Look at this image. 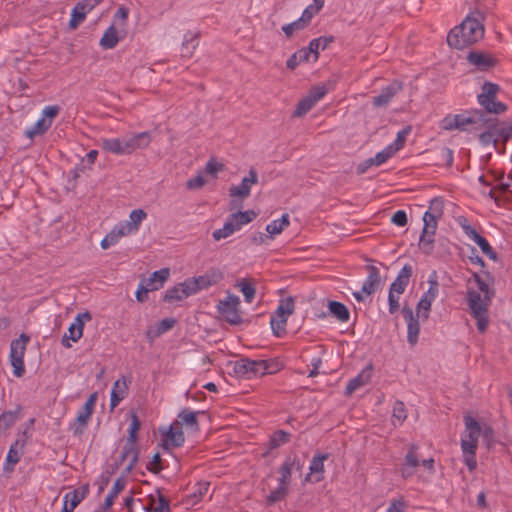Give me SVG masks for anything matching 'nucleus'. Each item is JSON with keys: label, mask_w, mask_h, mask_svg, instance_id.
Here are the masks:
<instances>
[{"label": "nucleus", "mask_w": 512, "mask_h": 512, "mask_svg": "<svg viewBox=\"0 0 512 512\" xmlns=\"http://www.w3.org/2000/svg\"><path fill=\"white\" fill-rule=\"evenodd\" d=\"M484 36V26L473 15H468L460 25L454 27L447 36V43L455 49H464L475 44Z\"/></svg>", "instance_id": "obj_1"}, {"label": "nucleus", "mask_w": 512, "mask_h": 512, "mask_svg": "<svg viewBox=\"0 0 512 512\" xmlns=\"http://www.w3.org/2000/svg\"><path fill=\"white\" fill-rule=\"evenodd\" d=\"M464 422L467 435L462 439L461 448H477L479 438L487 448L496 444L495 431L489 423L479 422L472 416H465Z\"/></svg>", "instance_id": "obj_2"}, {"label": "nucleus", "mask_w": 512, "mask_h": 512, "mask_svg": "<svg viewBox=\"0 0 512 512\" xmlns=\"http://www.w3.org/2000/svg\"><path fill=\"white\" fill-rule=\"evenodd\" d=\"M302 465L295 458L288 457L279 467L278 485L266 497V504L273 505L283 501L290 493L291 478L294 472H301Z\"/></svg>", "instance_id": "obj_3"}, {"label": "nucleus", "mask_w": 512, "mask_h": 512, "mask_svg": "<svg viewBox=\"0 0 512 512\" xmlns=\"http://www.w3.org/2000/svg\"><path fill=\"white\" fill-rule=\"evenodd\" d=\"M137 460L138 450H113L106 461V473H120V477L124 478L132 470Z\"/></svg>", "instance_id": "obj_4"}, {"label": "nucleus", "mask_w": 512, "mask_h": 512, "mask_svg": "<svg viewBox=\"0 0 512 512\" xmlns=\"http://www.w3.org/2000/svg\"><path fill=\"white\" fill-rule=\"evenodd\" d=\"M467 302L472 316L477 321L478 331L484 333L489 323L487 311L491 300H487L485 296L482 298L480 293L470 290L467 293Z\"/></svg>", "instance_id": "obj_5"}, {"label": "nucleus", "mask_w": 512, "mask_h": 512, "mask_svg": "<svg viewBox=\"0 0 512 512\" xmlns=\"http://www.w3.org/2000/svg\"><path fill=\"white\" fill-rule=\"evenodd\" d=\"M499 89L497 84L488 81L482 85V92L478 95V102L486 112L502 114L507 110L506 104L496 100Z\"/></svg>", "instance_id": "obj_6"}, {"label": "nucleus", "mask_w": 512, "mask_h": 512, "mask_svg": "<svg viewBox=\"0 0 512 512\" xmlns=\"http://www.w3.org/2000/svg\"><path fill=\"white\" fill-rule=\"evenodd\" d=\"M59 111L60 107L57 105L46 106L42 110L41 117L36 123L25 129V136L32 140L36 136L43 135L52 126L53 120L56 118Z\"/></svg>", "instance_id": "obj_7"}, {"label": "nucleus", "mask_w": 512, "mask_h": 512, "mask_svg": "<svg viewBox=\"0 0 512 512\" xmlns=\"http://www.w3.org/2000/svg\"><path fill=\"white\" fill-rule=\"evenodd\" d=\"M257 182V172L254 169H250L248 176H245L239 185H233L229 188L230 197L233 198L230 203V210H234L242 206L236 199L242 201L249 197L252 185Z\"/></svg>", "instance_id": "obj_8"}, {"label": "nucleus", "mask_w": 512, "mask_h": 512, "mask_svg": "<svg viewBox=\"0 0 512 512\" xmlns=\"http://www.w3.org/2000/svg\"><path fill=\"white\" fill-rule=\"evenodd\" d=\"M222 169V163L211 159L207 162L205 168L202 171H199L195 177L190 178L187 181L186 187L191 190L199 189L205 184L214 181L217 178L218 172H220Z\"/></svg>", "instance_id": "obj_9"}, {"label": "nucleus", "mask_w": 512, "mask_h": 512, "mask_svg": "<svg viewBox=\"0 0 512 512\" xmlns=\"http://www.w3.org/2000/svg\"><path fill=\"white\" fill-rule=\"evenodd\" d=\"M158 432L161 436V448L180 447L184 444V430L174 421L169 426H160Z\"/></svg>", "instance_id": "obj_10"}, {"label": "nucleus", "mask_w": 512, "mask_h": 512, "mask_svg": "<svg viewBox=\"0 0 512 512\" xmlns=\"http://www.w3.org/2000/svg\"><path fill=\"white\" fill-rule=\"evenodd\" d=\"M226 323L232 326H241L250 323L245 319V313L241 309L240 298L226 291Z\"/></svg>", "instance_id": "obj_11"}, {"label": "nucleus", "mask_w": 512, "mask_h": 512, "mask_svg": "<svg viewBox=\"0 0 512 512\" xmlns=\"http://www.w3.org/2000/svg\"><path fill=\"white\" fill-rule=\"evenodd\" d=\"M96 400L97 394H91L84 403V405L82 406V408L79 410L77 417L75 418L74 422L70 425V429L72 430L73 434L80 435L83 433L93 414Z\"/></svg>", "instance_id": "obj_12"}, {"label": "nucleus", "mask_w": 512, "mask_h": 512, "mask_svg": "<svg viewBox=\"0 0 512 512\" xmlns=\"http://www.w3.org/2000/svg\"><path fill=\"white\" fill-rule=\"evenodd\" d=\"M428 283V290L421 296L416 306V314L418 317H421L423 321H426L429 318L432 303L438 296L439 292V284L436 279L430 278Z\"/></svg>", "instance_id": "obj_13"}, {"label": "nucleus", "mask_w": 512, "mask_h": 512, "mask_svg": "<svg viewBox=\"0 0 512 512\" xmlns=\"http://www.w3.org/2000/svg\"><path fill=\"white\" fill-rule=\"evenodd\" d=\"M257 216L258 213L254 210L232 213L226 221V238L239 231L244 225L252 222Z\"/></svg>", "instance_id": "obj_14"}, {"label": "nucleus", "mask_w": 512, "mask_h": 512, "mask_svg": "<svg viewBox=\"0 0 512 512\" xmlns=\"http://www.w3.org/2000/svg\"><path fill=\"white\" fill-rule=\"evenodd\" d=\"M91 320V315L89 312L79 313L74 321L70 324L68 328V333L64 334L62 339V344L66 348L71 347L69 340L73 342H77L83 335L84 322Z\"/></svg>", "instance_id": "obj_15"}, {"label": "nucleus", "mask_w": 512, "mask_h": 512, "mask_svg": "<svg viewBox=\"0 0 512 512\" xmlns=\"http://www.w3.org/2000/svg\"><path fill=\"white\" fill-rule=\"evenodd\" d=\"M402 315L407 324V341L410 346H415L418 342L420 334V323L421 317L414 315L412 308L404 306L402 308Z\"/></svg>", "instance_id": "obj_16"}, {"label": "nucleus", "mask_w": 512, "mask_h": 512, "mask_svg": "<svg viewBox=\"0 0 512 512\" xmlns=\"http://www.w3.org/2000/svg\"><path fill=\"white\" fill-rule=\"evenodd\" d=\"M146 217L147 213L143 209H135L131 211L128 220L121 221L115 226L122 235L128 236L139 230L142 221L145 220Z\"/></svg>", "instance_id": "obj_17"}, {"label": "nucleus", "mask_w": 512, "mask_h": 512, "mask_svg": "<svg viewBox=\"0 0 512 512\" xmlns=\"http://www.w3.org/2000/svg\"><path fill=\"white\" fill-rule=\"evenodd\" d=\"M484 113L481 111H475L471 114H457V130L460 131H471L479 130L487 122L483 119Z\"/></svg>", "instance_id": "obj_18"}, {"label": "nucleus", "mask_w": 512, "mask_h": 512, "mask_svg": "<svg viewBox=\"0 0 512 512\" xmlns=\"http://www.w3.org/2000/svg\"><path fill=\"white\" fill-rule=\"evenodd\" d=\"M198 414H200V412L184 409L177 415L174 422L178 423L182 430L185 429L184 432L188 434L196 433L199 429L197 421Z\"/></svg>", "instance_id": "obj_19"}, {"label": "nucleus", "mask_w": 512, "mask_h": 512, "mask_svg": "<svg viewBox=\"0 0 512 512\" xmlns=\"http://www.w3.org/2000/svg\"><path fill=\"white\" fill-rule=\"evenodd\" d=\"M100 145L107 153L117 156L129 155L125 135L117 138H103Z\"/></svg>", "instance_id": "obj_20"}, {"label": "nucleus", "mask_w": 512, "mask_h": 512, "mask_svg": "<svg viewBox=\"0 0 512 512\" xmlns=\"http://www.w3.org/2000/svg\"><path fill=\"white\" fill-rule=\"evenodd\" d=\"M467 61L481 71L492 68L496 63L495 58L481 51H470L467 55Z\"/></svg>", "instance_id": "obj_21"}, {"label": "nucleus", "mask_w": 512, "mask_h": 512, "mask_svg": "<svg viewBox=\"0 0 512 512\" xmlns=\"http://www.w3.org/2000/svg\"><path fill=\"white\" fill-rule=\"evenodd\" d=\"M129 155L139 149H145L151 142L149 132L131 133L125 135Z\"/></svg>", "instance_id": "obj_22"}, {"label": "nucleus", "mask_w": 512, "mask_h": 512, "mask_svg": "<svg viewBox=\"0 0 512 512\" xmlns=\"http://www.w3.org/2000/svg\"><path fill=\"white\" fill-rule=\"evenodd\" d=\"M402 90V84L393 82L388 86L382 88L379 95L373 98V105L375 107H384L389 104L392 98Z\"/></svg>", "instance_id": "obj_23"}, {"label": "nucleus", "mask_w": 512, "mask_h": 512, "mask_svg": "<svg viewBox=\"0 0 512 512\" xmlns=\"http://www.w3.org/2000/svg\"><path fill=\"white\" fill-rule=\"evenodd\" d=\"M366 269L368 276L362 285V292H364L366 296H370L380 287L381 277L379 269L376 266L368 265Z\"/></svg>", "instance_id": "obj_24"}, {"label": "nucleus", "mask_w": 512, "mask_h": 512, "mask_svg": "<svg viewBox=\"0 0 512 512\" xmlns=\"http://www.w3.org/2000/svg\"><path fill=\"white\" fill-rule=\"evenodd\" d=\"M413 269L410 264H405L398 273L395 281L392 282L390 290L398 295L404 293L409 284L410 277L412 276Z\"/></svg>", "instance_id": "obj_25"}, {"label": "nucleus", "mask_w": 512, "mask_h": 512, "mask_svg": "<svg viewBox=\"0 0 512 512\" xmlns=\"http://www.w3.org/2000/svg\"><path fill=\"white\" fill-rule=\"evenodd\" d=\"M170 276V270L168 268H163L157 270L151 274V276L145 280V288L144 294H147L149 291L158 290L163 287L164 283Z\"/></svg>", "instance_id": "obj_26"}, {"label": "nucleus", "mask_w": 512, "mask_h": 512, "mask_svg": "<svg viewBox=\"0 0 512 512\" xmlns=\"http://www.w3.org/2000/svg\"><path fill=\"white\" fill-rule=\"evenodd\" d=\"M128 391L127 379L123 376L122 378L115 381L110 397V407L114 409L119 403L126 397Z\"/></svg>", "instance_id": "obj_27"}, {"label": "nucleus", "mask_w": 512, "mask_h": 512, "mask_svg": "<svg viewBox=\"0 0 512 512\" xmlns=\"http://www.w3.org/2000/svg\"><path fill=\"white\" fill-rule=\"evenodd\" d=\"M249 359L227 360L226 374L234 375L237 378H248Z\"/></svg>", "instance_id": "obj_28"}, {"label": "nucleus", "mask_w": 512, "mask_h": 512, "mask_svg": "<svg viewBox=\"0 0 512 512\" xmlns=\"http://www.w3.org/2000/svg\"><path fill=\"white\" fill-rule=\"evenodd\" d=\"M495 124L496 137L499 138L498 153H505L506 143L512 138V124Z\"/></svg>", "instance_id": "obj_29"}, {"label": "nucleus", "mask_w": 512, "mask_h": 512, "mask_svg": "<svg viewBox=\"0 0 512 512\" xmlns=\"http://www.w3.org/2000/svg\"><path fill=\"white\" fill-rule=\"evenodd\" d=\"M310 13L308 11H303L301 17L289 24H285L282 26V31L284 34L290 38L295 31H300L305 29L311 22L309 18Z\"/></svg>", "instance_id": "obj_30"}, {"label": "nucleus", "mask_w": 512, "mask_h": 512, "mask_svg": "<svg viewBox=\"0 0 512 512\" xmlns=\"http://www.w3.org/2000/svg\"><path fill=\"white\" fill-rule=\"evenodd\" d=\"M119 40V31L116 26L112 24L105 30L99 41V45L106 50L113 49L118 44Z\"/></svg>", "instance_id": "obj_31"}, {"label": "nucleus", "mask_w": 512, "mask_h": 512, "mask_svg": "<svg viewBox=\"0 0 512 512\" xmlns=\"http://www.w3.org/2000/svg\"><path fill=\"white\" fill-rule=\"evenodd\" d=\"M371 368L362 370L356 377L349 380L345 388V395H351L360 387L367 384L370 380Z\"/></svg>", "instance_id": "obj_32"}, {"label": "nucleus", "mask_w": 512, "mask_h": 512, "mask_svg": "<svg viewBox=\"0 0 512 512\" xmlns=\"http://www.w3.org/2000/svg\"><path fill=\"white\" fill-rule=\"evenodd\" d=\"M85 493L79 490L68 492L63 497V507L61 512H73V510L84 499Z\"/></svg>", "instance_id": "obj_33"}, {"label": "nucleus", "mask_w": 512, "mask_h": 512, "mask_svg": "<svg viewBox=\"0 0 512 512\" xmlns=\"http://www.w3.org/2000/svg\"><path fill=\"white\" fill-rule=\"evenodd\" d=\"M328 311L329 313L335 317L338 321L345 323L350 319L349 309L341 302L338 301H328Z\"/></svg>", "instance_id": "obj_34"}, {"label": "nucleus", "mask_w": 512, "mask_h": 512, "mask_svg": "<svg viewBox=\"0 0 512 512\" xmlns=\"http://www.w3.org/2000/svg\"><path fill=\"white\" fill-rule=\"evenodd\" d=\"M221 279L222 273L216 270L208 271L204 275L193 278V280L196 281V285L199 286V291L209 288L218 283Z\"/></svg>", "instance_id": "obj_35"}, {"label": "nucleus", "mask_w": 512, "mask_h": 512, "mask_svg": "<svg viewBox=\"0 0 512 512\" xmlns=\"http://www.w3.org/2000/svg\"><path fill=\"white\" fill-rule=\"evenodd\" d=\"M419 465V457L417 456L414 450H409L401 468L402 477H411L415 473V470Z\"/></svg>", "instance_id": "obj_36"}, {"label": "nucleus", "mask_w": 512, "mask_h": 512, "mask_svg": "<svg viewBox=\"0 0 512 512\" xmlns=\"http://www.w3.org/2000/svg\"><path fill=\"white\" fill-rule=\"evenodd\" d=\"M30 338L22 333L17 339L12 340L10 344V358H24L26 346Z\"/></svg>", "instance_id": "obj_37"}, {"label": "nucleus", "mask_w": 512, "mask_h": 512, "mask_svg": "<svg viewBox=\"0 0 512 512\" xmlns=\"http://www.w3.org/2000/svg\"><path fill=\"white\" fill-rule=\"evenodd\" d=\"M34 419H29L26 423L22 425V430L18 435L16 441L11 444L10 448H17L20 446L23 448L28 444V439L31 438L34 431Z\"/></svg>", "instance_id": "obj_38"}, {"label": "nucleus", "mask_w": 512, "mask_h": 512, "mask_svg": "<svg viewBox=\"0 0 512 512\" xmlns=\"http://www.w3.org/2000/svg\"><path fill=\"white\" fill-rule=\"evenodd\" d=\"M235 287L238 288L245 299V302L252 303L256 295V288L251 279L242 278L237 280Z\"/></svg>", "instance_id": "obj_39"}, {"label": "nucleus", "mask_w": 512, "mask_h": 512, "mask_svg": "<svg viewBox=\"0 0 512 512\" xmlns=\"http://www.w3.org/2000/svg\"><path fill=\"white\" fill-rule=\"evenodd\" d=\"M479 141L483 146L493 145L498 152L499 138L496 137L495 124H488L487 129L479 134Z\"/></svg>", "instance_id": "obj_40"}, {"label": "nucleus", "mask_w": 512, "mask_h": 512, "mask_svg": "<svg viewBox=\"0 0 512 512\" xmlns=\"http://www.w3.org/2000/svg\"><path fill=\"white\" fill-rule=\"evenodd\" d=\"M198 36L195 33L188 32L184 35L182 48H181V56L190 58L193 54V51L198 46Z\"/></svg>", "instance_id": "obj_41"}, {"label": "nucleus", "mask_w": 512, "mask_h": 512, "mask_svg": "<svg viewBox=\"0 0 512 512\" xmlns=\"http://www.w3.org/2000/svg\"><path fill=\"white\" fill-rule=\"evenodd\" d=\"M248 365V379L270 373L268 362L265 360H249Z\"/></svg>", "instance_id": "obj_42"}, {"label": "nucleus", "mask_w": 512, "mask_h": 512, "mask_svg": "<svg viewBox=\"0 0 512 512\" xmlns=\"http://www.w3.org/2000/svg\"><path fill=\"white\" fill-rule=\"evenodd\" d=\"M327 456H328L327 454H317L313 457V459L310 463V466H309L310 475L315 476V479H314L315 482H318V481L322 480V478H323V476H322V473L324 471L323 462L327 458Z\"/></svg>", "instance_id": "obj_43"}, {"label": "nucleus", "mask_w": 512, "mask_h": 512, "mask_svg": "<svg viewBox=\"0 0 512 512\" xmlns=\"http://www.w3.org/2000/svg\"><path fill=\"white\" fill-rule=\"evenodd\" d=\"M125 484H126V482L123 477H119L118 479H116L111 491L105 497V500H104V509L105 510L109 509L113 505L115 499L118 497V495L124 489Z\"/></svg>", "instance_id": "obj_44"}, {"label": "nucleus", "mask_w": 512, "mask_h": 512, "mask_svg": "<svg viewBox=\"0 0 512 512\" xmlns=\"http://www.w3.org/2000/svg\"><path fill=\"white\" fill-rule=\"evenodd\" d=\"M334 42L333 36H325L312 39L309 43L310 50L313 51V61H317L319 58V50L326 49L330 43Z\"/></svg>", "instance_id": "obj_45"}, {"label": "nucleus", "mask_w": 512, "mask_h": 512, "mask_svg": "<svg viewBox=\"0 0 512 512\" xmlns=\"http://www.w3.org/2000/svg\"><path fill=\"white\" fill-rule=\"evenodd\" d=\"M87 14L88 12L83 8V5L78 2L71 11L69 27L76 29L85 20Z\"/></svg>", "instance_id": "obj_46"}, {"label": "nucleus", "mask_w": 512, "mask_h": 512, "mask_svg": "<svg viewBox=\"0 0 512 512\" xmlns=\"http://www.w3.org/2000/svg\"><path fill=\"white\" fill-rule=\"evenodd\" d=\"M289 215L283 214L280 219L274 220L266 226V231L271 235L280 234L287 226H289Z\"/></svg>", "instance_id": "obj_47"}, {"label": "nucleus", "mask_w": 512, "mask_h": 512, "mask_svg": "<svg viewBox=\"0 0 512 512\" xmlns=\"http://www.w3.org/2000/svg\"><path fill=\"white\" fill-rule=\"evenodd\" d=\"M140 420L136 413L131 414L130 424L128 428L127 444L130 446L135 445L137 441L138 432L140 430Z\"/></svg>", "instance_id": "obj_48"}, {"label": "nucleus", "mask_w": 512, "mask_h": 512, "mask_svg": "<svg viewBox=\"0 0 512 512\" xmlns=\"http://www.w3.org/2000/svg\"><path fill=\"white\" fill-rule=\"evenodd\" d=\"M19 409L6 411L0 415V433L5 432L19 419Z\"/></svg>", "instance_id": "obj_49"}, {"label": "nucleus", "mask_w": 512, "mask_h": 512, "mask_svg": "<svg viewBox=\"0 0 512 512\" xmlns=\"http://www.w3.org/2000/svg\"><path fill=\"white\" fill-rule=\"evenodd\" d=\"M122 237H124V235H122L119 229L114 226L112 230L101 240L100 245L102 249H108L117 244Z\"/></svg>", "instance_id": "obj_50"}, {"label": "nucleus", "mask_w": 512, "mask_h": 512, "mask_svg": "<svg viewBox=\"0 0 512 512\" xmlns=\"http://www.w3.org/2000/svg\"><path fill=\"white\" fill-rule=\"evenodd\" d=\"M287 317L284 316H273L270 320V325L275 336L282 337L286 333Z\"/></svg>", "instance_id": "obj_51"}, {"label": "nucleus", "mask_w": 512, "mask_h": 512, "mask_svg": "<svg viewBox=\"0 0 512 512\" xmlns=\"http://www.w3.org/2000/svg\"><path fill=\"white\" fill-rule=\"evenodd\" d=\"M392 418L395 426L401 425L407 418V410L402 401H396L394 403Z\"/></svg>", "instance_id": "obj_52"}, {"label": "nucleus", "mask_w": 512, "mask_h": 512, "mask_svg": "<svg viewBox=\"0 0 512 512\" xmlns=\"http://www.w3.org/2000/svg\"><path fill=\"white\" fill-rule=\"evenodd\" d=\"M21 458L20 450H8L6 460L3 465V470L6 473H11L14 470L15 465Z\"/></svg>", "instance_id": "obj_53"}, {"label": "nucleus", "mask_w": 512, "mask_h": 512, "mask_svg": "<svg viewBox=\"0 0 512 512\" xmlns=\"http://www.w3.org/2000/svg\"><path fill=\"white\" fill-rule=\"evenodd\" d=\"M315 102L307 95L299 101L295 111L293 112L294 117H302L309 112L314 106Z\"/></svg>", "instance_id": "obj_54"}, {"label": "nucleus", "mask_w": 512, "mask_h": 512, "mask_svg": "<svg viewBox=\"0 0 512 512\" xmlns=\"http://www.w3.org/2000/svg\"><path fill=\"white\" fill-rule=\"evenodd\" d=\"M180 284L170 288L166 291L164 295V301L166 302H175L181 301L186 298L185 293L183 292Z\"/></svg>", "instance_id": "obj_55"}, {"label": "nucleus", "mask_w": 512, "mask_h": 512, "mask_svg": "<svg viewBox=\"0 0 512 512\" xmlns=\"http://www.w3.org/2000/svg\"><path fill=\"white\" fill-rule=\"evenodd\" d=\"M289 438H290L289 433H287L283 430H278L271 436L269 448H278L282 445H285L286 443H288Z\"/></svg>", "instance_id": "obj_56"}, {"label": "nucleus", "mask_w": 512, "mask_h": 512, "mask_svg": "<svg viewBox=\"0 0 512 512\" xmlns=\"http://www.w3.org/2000/svg\"><path fill=\"white\" fill-rule=\"evenodd\" d=\"M394 155L395 154L392 151V149L387 146L385 149L378 152L374 157H371L370 163H372L373 166H380V165L384 164L388 159L393 157Z\"/></svg>", "instance_id": "obj_57"}, {"label": "nucleus", "mask_w": 512, "mask_h": 512, "mask_svg": "<svg viewBox=\"0 0 512 512\" xmlns=\"http://www.w3.org/2000/svg\"><path fill=\"white\" fill-rule=\"evenodd\" d=\"M437 215L431 213L430 211H426L423 216L424 226L422 231H427L428 233H435L437 228Z\"/></svg>", "instance_id": "obj_58"}, {"label": "nucleus", "mask_w": 512, "mask_h": 512, "mask_svg": "<svg viewBox=\"0 0 512 512\" xmlns=\"http://www.w3.org/2000/svg\"><path fill=\"white\" fill-rule=\"evenodd\" d=\"M473 279L477 284L478 289L484 294L487 300H491L494 292L489 288V285L484 281L478 273H473Z\"/></svg>", "instance_id": "obj_59"}, {"label": "nucleus", "mask_w": 512, "mask_h": 512, "mask_svg": "<svg viewBox=\"0 0 512 512\" xmlns=\"http://www.w3.org/2000/svg\"><path fill=\"white\" fill-rule=\"evenodd\" d=\"M435 233H428L427 231H422L420 235L419 245L423 249L424 252L429 253L433 248Z\"/></svg>", "instance_id": "obj_60"}, {"label": "nucleus", "mask_w": 512, "mask_h": 512, "mask_svg": "<svg viewBox=\"0 0 512 512\" xmlns=\"http://www.w3.org/2000/svg\"><path fill=\"white\" fill-rule=\"evenodd\" d=\"M176 320L174 318H165L155 327L154 336H160L174 327Z\"/></svg>", "instance_id": "obj_61"}, {"label": "nucleus", "mask_w": 512, "mask_h": 512, "mask_svg": "<svg viewBox=\"0 0 512 512\" xmlns=\"http://www.w3.org/2000/svg\"><path fill=\"white\" fill-rule=\"evenodd\" d=\"M438 158L440 160L439 164L445 165L447 167H451L453 164V151L448 147H442L438 151Z\"/></svg>", "instance_id": "obj_62"}, {"label": "nucleus", "mask_w": 512, "mask_h": 512, "mask_svg": "<svg viewBox=\"0 0 512 512\" xmlns=\"http://www.w3.org/2000/svg\"><path fill=\"white\" fill-rule=\"evenodd\" d=\"M128 14H129V10L126 7H124V6L119 7L117 9L116 13L114 14V17H113L114 23L113 24L114 25L118 24L119 26L124 28L126 26Z\"/></svg>", "instance_id": "obj_63"}, {"label": "nucleus", "mask_w": 512, "mask_h": 512, "mask_svg": "<svg viewBox=\"0 0 512 512\" xmlns=\"http://www.w3.org/2000/svg\"><path fill=\"white\" fill-rule=\"evenodd\" d=\"M147 512H171L169 501L159 494L157 503L151 509H148Z\"/></svg>", "instance_id": "obj_64"}]
</instances>
